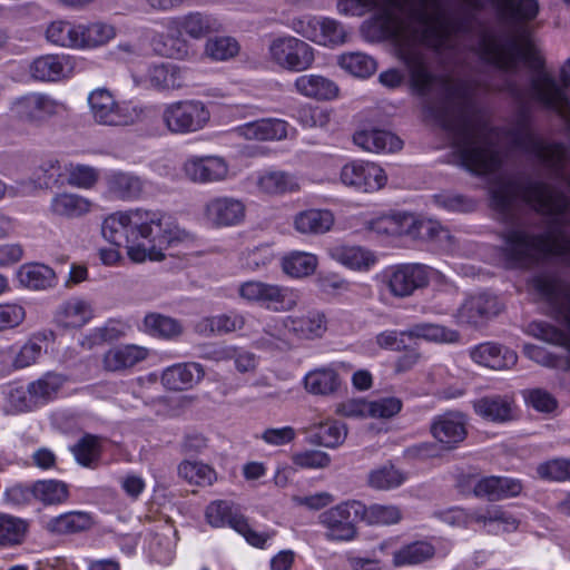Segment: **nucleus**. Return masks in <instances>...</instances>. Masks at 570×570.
Instances as JSON below:
<instances>
[{
	"mask_svg": "<svg viewBox=\"0 0 570 570\" xmlns=\"http://www.w3.org/2000/svg\"><path fill=\"white\" fill-rule=\"evenodd\" d=\"M313 28V35L308 38L324 46H335L344 43L347 37L344 26L331 18L313 19L309 21Z\"/></svg>",
	"mask_w": 570,
	"mask_h": 570,
	"instance_id": "39",
	"label": "nucleus"
},
{
	"mask_svg": "<svg viewBox=\"0 0 570 570\" xmlns=\"http://www.w3.org/2000/svg\"><path fill=\"white\" fill-rule=\"evenodd\" d=\"M469 354L473 362L492 370L510 368L518 361V355L514 351L492 342L473 346L470 348Z\"/></svg>",
	"mask_w": 570,
	"mask_h": 570,
	"instance_id": "16",
	"label": "nucleus"
},
{
	"mask_svg": "<svg viewBox=\"0 0 570 570\" xmlns=\"http://www.w3.org/2000/svg\"><path fill=\"white\" fill-rule=\"evenodd\" d=\"M42 353V346L35 340H29L18 352L13 365L17 368L30 366L37 362Z\"/></svg>",
	"mask_w": 570,
	"mask_h": 570,
	"instance_id": "64",
	"label": "nucleus"
},
{
	"mask_svg": "<svg viewBox=\"0 0 570 570\" xmlns=\"http://www.w3.org/2000/svg\"><path fill=\"white\" fill-rule=\"evenodd\" d=\"M384 170L370 161H352L343 166L341 180L345 186L363 193H373L386 184Z\"/></svg>",
	"mask_w": 570,
	"mask_h": 570,
	"instance_id": "11",
	"label": "nucleus"
},
{
	"mask_svg": "<svg viewBox=\"0 0 570 570\" xmlns=\"http://www.w3.org/2000/svg\"><path fill=\"white\" fill-rule=\"evenodd\" d=\"M179 233L167 214L141 208L110 214L101 225L102 237L116 247H126L135 263L163 261L164 250L179 239Z\"/></svg>",
	"mask_w": 570,
	"mask_h": 570,
	"instance_id": "2",
	"label": "nucleus"
},
{
	"mask_svg": "<svg viewBox=\"0 0 570 570\" xmlns=\"http://www.w3.org/2000/svg\"><path fill=\"white\" fill-rule=\"evenodd\" d=\"M88 105L94 120L102 126H129L139 118L137 108L118 102L105 88L92 90L88 96Z\"/></svg>",
	"mask_w": 570,
	"mask_h": 570,
	"instance_id": "7",
	"label": "nucleus"
},
{
	"mask_svg": "<svg viewBox=\"0 0 570 570\" xmlns=\"http://www.w3.org/2000/svg\"><path fill=\"white\" fill-rule=\"evenodd\" d=\"M521 490L522 485L519 480L503 476H487L475 483L473 492L476 497L497 501L518 495Z\"/></svg>",
	"mask_w": 570,
	"mask_h": 570,
	"instance_id": "24",
	"label": "nucleus"
},
{
	"mask_svg": "<svg viewBox=\"0 0 570 570\" xmlns=\"http://www.w3.org/2000/svg\"><path fill=\"white\" fill-rule=\"evenodd\" d=\"M148 355L145 347L120 345L108 350L104 355V368L109 372H121L144 361Z\"/></svg>",
	"mask_w": 570,
	"mask_h": 570,
	"instance_id": "25",
	"label": "nucleus"
},
{
	"mask_svg": "<svg viewBox=\"0 0 570 570\" xmlns=\"http://www.w3.org/2000/svg\"><path fill=\"white\" fill-rule=\"evenodd\" d=\"M370 416L377 419H390L396 415L402 409V401L397 397H382L368 402Z\"/></svg>",
	"mask_w": 570,
	"mask_h": 570,
	"instance_id": "61",
	"label": "nucleus"
},
{
	"mask_svg": "<svg viewBox=\"0 0 570 570\" xmlns=\"http://www.w3.org/2000/svg\"><path fill=\"white\" fill-rule=\"evenodd\" d=\"M513 401L505 395H487L473 402V409L481 417L492 422L512 420Z\"/></svg>",
	"mask_w": 570,
	"mask_h": 570,
	"instance_id": "32",
	"label": "nucleus"
},
{
	"mask_svg": "<svg viewBox=\"0 0 570 570\" xmlns=\"http://www.w3.org/2000/svg\"><path fill=\"white\" fill-rule=\"evenodd\" d=\"M94 525L90 513L83 511H70L52 517L45 522V530L53 535H70L88 531Z\"/></svg>",
	"mask_w": 570,
	"mask_h": 570,
	"instance_id": "21",
	"label": "nucleus"
},
{
	"mask_svg": "<svg viewBox=\"0 0 570 570\" xmlns=\"http://www.w3.org/2000/svg\"><path fill=\"white\" fill-rule=\"evenodd\" d=\"M294 87L299 95L315 100H331L338 94V87L334 81L314 73L299 76Z\"/></svg>",
	"mask_w": 570,
	"mask_h": 570,
	"instance_id": "27",
	"label": "nucleus"
},
{
	"mask_svg": "<svg viewBox=\"0 0 570 570\" xmlns=\"http://www.w3.org/2000/svg\"><path fill=\"white\" fill-rule=\"evenodd\" d=\"M429 267L421 264H404L396 266L389 275L387 285L396 297H407L415 289L429 284Z\"/></svg>",
	"mask_w": 570,
	"mask_h": 570,
	"instance_id": "13",
	"label": "nucleus"
},
{
	"mask_svg": "<svg viewBox=\"0 0 570 570\" xmlns=\"http://www.w3.org/2000/svg\"><path fill=\"white\" fill-rule=\"evenodd\" d=\"M81 32L80 24L59 20L48 26L46 37L48 41L56 46L80 48L79 35Z\"/></svg>",
	"mask_w": 570,
	"mask_h": 570,
	"instance_id": "43",
	"label": "nucleus"
},
{
	"mask_svg": "<svg viewBox=\"0 0 570 570\" xmlns=\"http://www.w3.org/2000/svg\"><path fill=\"white\" fill-rule=\"evenodd\" d=\"M435 548L428 541H415L393 553L395 567L415 566L432 559Z\"/></svg>",
	"mask_w": 570,
	"mask_h": 570,
	"instance_id": "41",
	"label": "nucleus"
},
{
	"mask_svg": "<svg viewBox=\"0 0 570 570\" xmlns=\"http://www.w3.org/2000/svg\"><path fill=\"white\" fill-rule=\"evenodd\" d=\"M81 35H79L80 48H94L102 46L111 40L116 32L110 24L95 22L88 26L80 24Z\"/></svg>",
	"mask_w": 570,
	"mask_h": 570,
	"instance_id": "51",
	"label": "nucleus"
},
{
	"mask_svg": "<svg viewBox=\"0 0 570 570\" xmlns=\"http://www.w3.org/2000/svg\"><path fill=\"white\" fill-rule=\"evenodd\" d=\"M167 36L164 40L161 55L174 59H184L189 53V45L185 37L194 40L206 38L222 29L220 22L212 14L199 11L170 18L166 22Z\"/></svg>",
	"mask_w": 570,
	"mask_h": 570,
	"instance_id": "3",
	"label": "nucleus"
},
{
	"mask_svg": "<svg viewBox=\"0 0 570 570\" xmlns=\"http://www.w3.org/2000/svg\"><path fill=\"white\" fill-rule=\"evenodd\" d=\"M362 521L367 524L390 525L401 521L402 513L395 505L372 504L366 507L363 503Z\"/></svg>",
	"mask_w": 570,
	"mask_h": 570,
	"instance_id": "52",
	"label": "nucleus"
},
{
	"mask_svg": "<svg viewBox=\"0 0 570 570\" xmlns=\"http://www.w3.org/2000/svg\"><path fill=\"white\" fill-rule=\"evenodd\" d=\"M28 524L24 520L0 513V548L20 544L27 533Z\"/></svg>",
	"mask_w": 570,
	"mask_h": 570,
	"instance_id": "46",
	"label": "nucleus"
},
{
	"mask_svg": "<svg viewBox=\"0 0 570 570\" xmlns=\"http://www.w3.org/2000/svg\"><path fill=\"white\" fill-rule=\"evenodd\" d=\"M178 474L189 483L210 485L216 478L215 471L202 462L184 461L178 466Z\"/></svg>",
	"mask_w": 570,
	"mask_h": 570,
	"instance_id": "55",
	"label": "nucleus"
},
{
	"mask_svg": "<svg viewBox=\"0 0 570 570\" xmlns=\"http://www.w3.org/2000/svg\"><path fill=\"white\" fill-rule=\"evenodd\" d=\"M72 71L69 57L46 55L33 60L30 66L31 76L41 81H58Z\"/></svg>",
	"mask_w": 570,
	"mask_h": 570,
	"instance_id": "22",
	"label": "nucleus"
},
{
	"mask_svg": "<svg viewBox=\"0 0 570 570\" xmlns=\"http://www.w3.org/2000/svg\"><path fill=\"white\" fill-rule=\"evenodd\" d=\"M235 132L248 140H281L286 138L287 127L279 119H259L236 127Z\"/></svg>",
	"mask_w": 570,
	"mask_h": 570,
	"instance_id": "23",
	"label": "nucleus"
},
{
	"mask_svg": "<svg viewBox=\"0 0 570 570\" xmlns=\"http://www.w3.org/2000/svg\"><path fill=\"white\" fill-rule=\"evenodd\" d=\"M540 6L537 0H503L498 4V14L504 22L520 26L534 20Z\"/></svg>",
	"mask_w": 570,
	"mask_h": 570,
	"instance_id": "28",
	"label": "nucleus"
},
{
	"mask_svg": "<svg viewBox=\"0 0 570 570\" xmlns=\"http://www.w3.org/2000/svg\"><path fill=\"white\" fill-rule=\"evenodd\" d=\"M205 517L214 528L229 525L234 529V521L239 520L243 514L234 510L233 504L225 500H217L208 504Z\"/></svg>",
	"mask_w": 570,
	"mask_h": 570,
	"instance_id": "47",
	"label": "nucleus"
},
{
	"mask_svg": "<svg viewBox=\"0 0 570 570\" xmlns=\"http://www.w3.org/2000/svg\"><path fill=\"white\" fill-rule=\"evenodd\" d=\"M245 214L244 202L230 196L213 197L204 206V218L215 227L238 225L244 220Z\"/></svg>",
	"mask_w": 570,
	"mask_h": 570,
	"instance_id": "12",
	"label": "nucleus"
},
{
	"mask_svg": "<svg viewBox=\"0 0 570 570\" xmlns=\"http://www.w3.org/2000/svg\"><path fill=\"white\" fill-rule=\"evenodd\" d=\"M406 480V474L391 463H386L372 470L367 476V483L375 490H392L401 487Z\"/></svg>",
	"mask_w": 570,
	"mask_h": 570,
	"instance_id": "44",
	"label": "nucleus"
},
{
	"mask_svg": "<svg viewBox=\"0 0 570 570\" xmlns=\"http://www.w3.org/2000/svg\"><path fill=\"white\" fill-rule=\"evenodd\" d=\"M410 340H424L432 343H456L460 340L458 331L434 323L414 324L404 331Z\"/></svg>",
	"mask_w": 570,
	"mask_h": 570,
	"instance_id": "38",
	"label": "nucleus"
},
{
	"mask_svg": "<svg viewBox=\"0 0 570 570\" xmlns=\"http://www.w3.org/2000/svg\"><path fill=\"white\" fill-rule=\"evenodd\" d=\"M205 51L210 58L223 61L235 57L239 46L232 37H216L206 42Z\"/></svg>",
	"mask_w": 570,
	"mask_h": 570,
	"instance_id": "56",
	"label": "nucleus"
},
{
	"mask_svg": "<svg viewBox=\"0 0 570 570\" xmlns=\"http://www.w3.org/2000/svg\"><path fill=\"white\" fill-rule=\"evenodd\" d=\"M204 375L199 363L188 362L167 367L161 375V382L169 390L185 391L197 384Z\"/></svg>",
	"mask_w": 570,
	"mask_h": 570,
	"instance_id": "19",
	"label": "nucleus"
},
{
	"mask_svg": "<svg viewBox=\"0 0 570 570\" xmlns=\"http://www.w3.org/2000/svg\"><path fill=\"white\" fill-rule=\"evenodd\" d=\"M336 262L352 269H367L376 258L370 250L360 246H336L330 252Z\"/></svg>",
	"mask_w": 570,
	"mask_h": 570,
	"instance_id": "40",
	"label": "nucleus"
},
{
	"mask_svg": "<svg viewBox=\"0 0 570 570\" xmlns=\"http://www.w3.org/2000/svg\"><path fill=\"white\" fill-rule=\"evenodd\" d=\"M144 326L148 334L166 340L177 338L184 331V326L178 320L159 313L147 314L144 318Z\"/></svg>",
	"mask_w": 570,
	"mask_h": 570,
	"instance_id": "42",
	"label": "nucleus"
},
{
	"mask_svg": "<svg viewBox=\"0 0 570 570\" xmlns=\"http://www.w3.org/2000/svg\"><path fill=\"white\" fill-rule=\"evenodd\" d=\"M26 317L24 308L19 304H0V331L19 326Z\"/></svg>",
	"mask_w": 570,
	"mask_h": 570,
	"instance_id": "62",
	"label": "nucleus"
},
{
	"mask_svg": "<svg viewBox=\"0 0 570 570\" xmlns=\"http://www.w3.org/2000/svg\"><path fill=\"white\" fill-rule=\"evenodd\" d=\"M71 451L79 464L94 466L101 453L100 439L86 434L71 448Z\"/></svg>",
	"mask_w": 570,
	"mask_h": 570,
	"instance_id": "53",
	"label": "nucleus"
},
{
	"mask_svg": "<svg viewBox=\"0 0 570 570\" xmlns=\"http://www.w3.org/2000/svg\"><path fill=\"white\" fill-rule=\"evenodd\" d=\"M67 173V181L70 186L85 189L91 188L99 177V173L96 168L81 164H69Z\"/></svg>",
	"mask_w": 570,
	"mask_h": 570,
	"instance_id": "57",
	"label": "nucleus"
},
{
	"mask_svg": "<svg viewBox=\"0 0 570 570\" xmlns=\"http://www.w3.org/2000/svg\"><path fill=\"white\" fill-rule=\"evenodd\" d=\"M431 433L434 439L451 449L466 436L464 415L460 412H446L433 419Z\"/></svg>",
	"mask_w": 570,
	"mask_h": 570,
	"instance_id": "17",
	"label": "nucleus"
},
{
	"mask_svg": "<svg viewBox=\"0 0 570 570\" xmlns=\"http://www.w3.org/2000/svg\"><path fill=\"white\" fill-rule=\"evenodd\" d=\"M307 433L309 443L335 449L344 443L347 428L336 420H327L313 424L308 428Z\"/></svg>",
	"mask_w": 570,
	"mask_h": 570,
	"instance_id": "29",
	"label": "nucleus"
},
{
	"mask_svg": "<svg viewBox=\"0 0 570 570\" xmlns=\"http://www.w3.org/2000/svg\"><path fill=\"white\" fill-rule=\"evenodd\" d=\"M8 401L19 412L31 410L39 404L38 400L30 393V384L27 389L22 386L11 389L8 394Z\"/></svg>",
	"mask_w": 570,
	"mask_h": 570,
	"instance_id": "63",
	"label": "nucleus"
},
{
	"mask_svg": "<svg viewBox=\"0 0 570 570\" xmlns=\"http://www.w3.org/2000/svg\"><path fill=\"white\" fill-rule=\"evenodd\" d=\"M538 473L541 478L564 481L570 479V460L553 459L538 466Z\"/></svg>",
	"mask_w": 570,
	"mask_h": 570,
	"instance_id": "59",
	"label": "nucleus"
},
{
	"mask_svg": "<svg viewBox=\"0 0 570 570\" xmlns=\"http://www.w3.org/2000/svg\"><path fill=\"white\" fill-rule=\"evenodd\" d=\"M499 312L498 301L488 294H479L466 298L458 308L454 317L462 325L478 327Z\"/></svg>",
	"mask_w": 570,
	"mask_h": 570,
	"instance_id": "15",
	"label": "nucleus"
},
{
	"mask_svg": "<svg viewBox=\"0 0 570 570\" xmlns=\"http://www.w3.org/2000/svg\"><path fill=\"white\" fill-rule=\"evenodd\" d=\"M353 140L362 149L372 153H393L402 149L403 146L402 140L397 136L380 129L360 130L354 134Z\"/></svg>",
	"mask_w": 570,
	"mask_h": 570,
	"instance_id": "26",
	"label": "nucleus"
},
{
	"mask_svg": "<svg viewBox=\"0 0 570 570\" xmlns=\"http://www.w3.org/2000/svg\"><path fill=\"white\" fill-rule=\"evenodd\" d=\"M363 503L348 500L323 511L318 522L325 528V537L331 541H352L357 537L356 523L362 521Z\"/></svg>",
	"mask_w": 570,
	"mask_h": 570,
	"instance_id": "6",
	"label": "nucleus"
},
{
	"mask_svg": "<svg viewBox=\"0 0 570 570\" xmlns=\"http://www.w3.org/2000/svg\"><path fill=\"white\" fill-rule=\"evenodd\" d=\"M107 190L112 198L136 200L144 191V181L131 173L115 171L107 177Z\"/></svg>",
	"mask_w": 570,
	"mask_h": 570,
	"instance_id": "31",
	"label": "nucleus"
},
{
	"mask_svg": "<svg viewBox=\"0 0 570 570\" xmlns=\"http://www.w3.org/2000/svg\"><path fill=\"white\" fill-rule=\"evenodd\" d=\"M470 519L484 527H489L488 531L494 534L499 532H511L518 529L519 521L507 511L499 507H491L485 510H475L470 514Z\"/></svg>",
	"mask_w": 570,
	"mask_h": 570,
	"instance_id": "34",
	"label": "nucleus"
},
{
	"mask_svg": "<svg viewBox=\"0 0 570 570\" xmlns=\"http://www.w3.org/2000/svg\"><path fill=\"white\" fill-rule=\"evenodd\" d=\"M268 52L277 66L295 72L308 69L315 60L314 49L307 42L291 36L274 39Z\"/></svg>",
	"mask_w": 570,
	"mask_h": 570,
	"instance_id": "8",
	"label": "nucleus"
},
{
	"mask_svg": "<svg viewBox=\"0 0 570 570\" xmlns=\"http://www.w3.org/2000/svg\"><path fill=\"white\" fill-rule=\"evenodd\" d=\"M534 292H570V283L554 273L543 272L531 278Z\"/></svg>",
	"mask_w": 570,
	"mask_h": 570,
	"instance_id": "58",
	"label": "nucleus"
},
{
	"mask_svg": "<svg viewBox=\"0 0 570 570\" xmlns=\"http://www.w3.org/2000/svg\"><path fill=\"white\" fill-rule=\"evenodd\" d=\"M60 108L62 104L49 95L31 92L16 98L10 105V112L17 121L39 127Z\"/></svg>",
	"mask_w": 570,
	"mask_h": 570,
	"instance_id": "9",
	"label": "nucleus"
},
{
	"mask_svg": "<svg viewBox=\"0 0 570 570\" xmlns=\"http://www.w3.org/2000/svg\"><path fill=\"white\" fill-rule=\"evenodd\" d=\"M92 315V307L87 301L71 297L57 307L53 318L61 327L78 328L87 324Z\"/></svg>",
	"mask_w": 570,
	"mask_h": 570,
	"instance_id": "20",
	"label": "nucleus"
},
{
	"mask_svg": "<svg viewBox=\"0 0 570 570\" xmlns=\"http://www.w3.org/2000/svg\"><path fill=\"white\" fill-rule=\"evenodd\" d=\"M333 224L334 216L330 210H303L298 213L294 218V227L301 234H324L331 229Z\"/></svg>",
	"mask_w": 570,
	"mask_h": 570,
	"instance_id": "36",
	"label": "nucleus"
},
{
	"mask_svg": "<svg viewBox=\"0 0 570 570\" xmlns=\"http://www.w3.org/2000/svg\"><path fill=\"white\" fill-rule=\"evenodd\" d=\"M145 78L157 90H175L184 86L181 69L170 62L150 65Z\"/></svg>",
	"mask_w": 570,
	"mask_h": 570,
	"instance_id": "33",
	"label": "nucleus"
},
{
	"mask_svg": "<svg viewBox=\"0 0 570 570\" xmlns=\"http://www.w3.org/2000/svg\"><path fill=\"white\" fill-rule=\"evenodd\" d=\"M316 266V256L305 252H294L286 256L282 263L284 273L292 277L308 276L314 273Z\"/></svg>",
	"mask_w": 570,
	"mask_h": 570,
	"instance_id": "48",
	"label": "nucleus"
},
{
	"mask_svg": "<svg viewBox=\"0 0 570 570\" xmlns=\"http://www.w3.org/2000/svg\"><path fill=\"white\" fill-rule=\"evenodd\" d=\"M184 173L194 183H216L228 177L229 166L220 156H193L185 161Z\"/></svg>",
	"mask_w": 570,
	"mask_h": 570,
	"instance_id": "14",
	"label": "nucleus"
},
{
	"mask_svg": "<svg viewBox=\"0 0 570 570\" xmlns=\"http://www.w3.org/2000/svg\"><path fill=\"white\" fill-rule=\"evenodd\" d=\"M66 377L56 372H48L37 381L30 383V393L40 403H46L51 400L61 389Z\"/></svg>",
	"mask_w": 570,
	"mask_h": 570,
	"instance_id": "49",
	"label": "nucleus"
},
{
	"mask_svg": "<svg viewBox=\"0 0 570 570\" xmlns=\"http://www.w3.org/2000/svg\"><path fill=\"white\" fill-rule=\"evenodd\" d=\"M21 285L33 291H45L57 285L55 271L42 264L24 265L18 273Z\"/></svg>",
	"mask_w": 570,
	"mask_h": 570,
	"instance_id": "37",
	"label": "nucleus"
},
{
	"mask_svg": "<svg viewBox=\"0 0 570 570\" xmlns=\"http://www.w3.org/2000/svg\"><path fill=\"white\" fill-rule=\"evenodd\" d=\"M292 460L296 466L303 469H323L331 462L330 455L320 450H307L295 453Z\"/></svg>",
	"mask_w": 570,
	"mask_h": 570,
	"instance_id": "60",
	"label": "nucleus"
},
{
	"mask_svg": "<svg viewBox=\"0 0 570 570\" xmlns=\"http://www.w3.org/2000/svg\"><path fill=\"white\" fill-rule=\"evenodd\" d=\"M379 233L389 235H407L412 238L432 240L446 234L438 222L417 219L414 215L402 214L382 218L375 223Z\"/></svg>",
	"mask_w": 570,
	"mask_h": 570,
	"instance_id": "10",
	"label": "nucleus"
},
{
	"mask_svg": "<svg viewBox=\"0 0 570 570\" xmlns=\"http://www.w3.org/2000/svg\"><path fill=\"white\" fill-rule=\"evenodd\" d=\"M338 65L351 75L366 78L376 70L375 60L363 52H350L340 56Z\"/></svg>",
	"mask_w": 570,
	"mask_h": 570,
	"instance_id": "50",
	"label": "nucleus"
},
{
	"mask_svg": "<svg viewBox=\"0 0 570 570\" xmlns=\"http://www.w3.org/2000/svg\"><path fill=\"white\" fill-rule=\"evenodd\" d=\"M305 390L313 395L331 396L341 387L338 373L330 367H318L309 371L303 380Z\"/></svg>",
	"mask_w": 570,
	"mask_h": 570,
	"instance_id": "30",
	"label": "nucleus"
},
{
	"mask_svg": "<svg viewBox=\"0 0 570 570\" xmlns=\"http://www.w3.org/2000/svg\"><path fill=\"white\" fill-rule=\"evenodd\" d=\"M238 294L242 298L276 313L293 311L301 299L299 292L293 287L261 281L240 284Z\"/></svg>",
	"mask_w": 570,
	"mask_h": 570,
	"instance_id": "5",
	"label": "nucleus"
},
{
	"mask_svg": "<svg viewBox=\"0 0 570 570\" xmlns=\"http://www.w3.org/2000/svg\"><path fill=\"white\" fill-rule=\"evenodd\" d=\"M35 494L43 504H58L67 500L68 487L57 480H41L35 482Z\"/></svg>",
	"mask_w": 570,
	"mask_h": 570,
	"instance_id": "54",
	"label": "nucleus"
},
{
	"mask_svg": "<svg viewBox=\"0 0 570 570\" xmlns=\"http://www.w3.org/2000/svg\"><path fill=\"white\" fill-rule=\"evenodd\" d=\"M407 19L409 26L400 23L395 28L399 58L406 66L411 85L421 96H428L434 87L440 90V80L425 66L423 57L413 48V23L422 31V38L436 50L452 49L458 38L473 32V21L468 16H453L448 12L443 0H389ZM469 8L481 11L483 0H461ZM382 0H338L337 10L348 16H363L366 11L380 8Z\"/></svg>",
	"mask_w": 570,
	"mask_h": 570,
	"instance_id": "1",
	"label": "nucleus"
},
{
	"mask_svg": "<svg viewBox=\"0 0 570 570\" xmlns=\"http://www.w3.org/2000/svg\"><path fill=\"white\" fill-rule=\"evenodd\" d=\"M160 118L170 134L188 135L200 131L207 126L210 111L200 100L185 99L164 105Z\"/></svg>",
	"mask_w": 570,
	"mask_h": 570,
	"instance_id": "4",
	"label": "nucleus"
},
{
	"mask_svg": "<svg viewBox=\"0 0 570 570\" xmlns=\"http://www.w3.org/2000/svg\"><path fill=\"white\" fill-rule=\"evenodd\" d=\"M283 324L288 332L304 340L321 337L327 330L326 316L318 309L289 315L284 318Z\"/></svg>",
	"mask_w": 570,
	"mask_h": 570,
	"instance_id": "18",
	"label": "nucleus"
},
{
	"mask_svg": "<svg viewBox=\"0 0 570 570\" xmlns=\"http://www.w3.org/2000/svg\"><path fill=\"white\" fill-rule=\"evenodd\" d=\"M258 187L267 194H285L298 189L296 178L282 170H271L264 173L258 178Z\"/></svg>",
	"mask_w": 570,
	"mask_h": 570,
	"instance_id": "45",
	"label": "nucleus"
},
{
	"mask_svg": "<svg viewBox=\"0 0 570 570\" xmlns=\"http://www.w3.org/2000/svg\"><path fill=\"white\" fill-rule=\"evenodd\" d=\"M91 202L80 195L61 193L52 197L50 212L55 216L73 219L90 212Z\"/></svg>",
	"mask_w": 570,
	"mask_h": 570,
	"instance_id": "35",
	"label": "nucleus"
}]
</instances>
